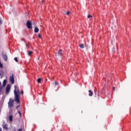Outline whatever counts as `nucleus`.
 Returning a JSON list of instances; mask_svg holds the SVG:
<instances>
[{
  "label": "nucleus",
  "mask_w": 131,
  "mask_h": 131,
  "mask_svg": "<svg viewBox=\"0 0 131 131\" xmlns=\"http://www.w3.org/2000/svg\"><path fill=\"white\" fill-rule=\"evenodd\" d=\"M38 83H40L41 82V78H38L37 80Z\"/></svg>",
  "instance_id": "nucleus-15"
},
{
  "label": "nucleus",
  "mask_w": 131,
  "mask_h": 131,
  "mask_svg": "<svg viewBox=\"0 0 131 131\" xmlns=\"http://www.w3.org/2000/svg\"><path fill=\"white\" fill-rule=\"evenodd\" d=\"M3 128H5V129H8V124H5L3 125Z\"/></svg>",
  "instance_id": "nucleus-12"
},
{
  "label": "nucleus",
  "mask_w": 131,
  "mask_h": 131,
  "mask_svg": "<svg viewBox=\"0 0 131 131\" xmlns=\"http://www.w3.org/2000/svg\"><path fill=\"white\" fill-rule=\"evenodd\" d=\"M2 56L4 61H6V62H7V61H8V55H7V53L3 51L2 53Z\"/></svg>",
  "instance_id": "nucleus-4"
},
{
  "label": "nucleus",
  "mask_w": 131,
  "mask_h": 131,
  "mask_svg": "<svg viewBox=\"0 0 131 131\" xmlns=\"http://www.w3.org/2000/svg\"><path fill=\"white\" fill-rule=\"evenodd\" d=\"M33 54V52L32 51H28V54L29 56H31Z\"/></svg>",
  "instance_id": "nucleus-13"
},
{
  "label": "nucleus",
  "mask_w": 131,
  "mask_h": 131,
  "mask_svg": "<svg viewBox=\"0 0 131 131\" xmlns=\"http://www.w3.org/2000/svg\"><path fill=\"white\" fill-rule=\"evenodd\" d=\"M19 108V105L16 106V108L18 109Z\"/></svg>",
  "instance_id": "nucleus-26"
},
{
  "label": "nucleus",
  "mask_w": 131,
  "mask_h": 131,
  "mask_svg": "<svg viewBox=\"0 0 131 131\" xmlns=\"http://www.w3.org/2000/svg\"><path fill=\"white\" fill-rule=\"evenodd\" d=\"M18 113L20 117L22 116V114L21 113V112L18 111Z\"/></svg>",
  "instance_id": "nucleus-18"
},
{
  "label": "nucleus",
  "mask_w": 131,
  "mask_h": 131,
  "mask_svg": "<svg viewBox=\"0 0 131 131\" xmlns=\"http://www.w3.org/2000/svg\"><path fill=\"white\" fill-rule=\"evenodd\" d=\"M70 14V11H68L66 13V15H69Z\"/></svg>",
  "instance_id": "nucleus-24"
},
{
  "label": "nucleus",
  "mask_w": 131,
  "mask_h": 131,
  "mask_svg": "<svg viewBox=\"0 0 131 131\" xmlns=\"http://www.w3.org/2000/svg\"><path fill=\"white\" fill-rule=\"evenodd\" d=\"M113 91H115V87L113 88Z\"/></svg>",
  "instance_id": "nucleus-25"
},
{
  "label": "nucleus",
  "mask_w": 131,
  "mask_h": 131,
  "mask_svg": "<svg viewBox=\"0 0 131 131\" xmlns=\"http://www.w3.org/2000/svg\"><path fill=\"white\" fill-rule=\"evenodd\" d=\"M9 114H10V115H12V114H13V110L11 109L9 111Z\"/></svg>",
  "instance_id": "nucleus-16"
},
{
  "label": "nucleus",
  "mask_w": 131,
  "mask_h": 131,
  "mask_svg": "<svg viewBox=\"0 0 131 131\" xmlns=\"http://www.w3.org/2000/svg\"><path fill=\"white\" fill-rule=\"evenodd\" d=\"M6 84H7V79H5L3 81V86H6Z\"/></svg>",
  "instance_id": "nucleus-11"
},
{
  "label": "nucleus",
  "mask_w": 131,
  "mask_h": 131,
  "mask_svg": "<svg viewBox=\"0 0 131 131\" xmlns=\"http://www.w3.org/2000/svg\"><path fill=\"white\" fill-rule=\"evenodd\" d=\"M9 80L12 84L15 83V79L14 78V74H12L11 76L10 77Z\"/></svg>",
  "instance_id": "nucleus-6"
},
{
  "label": "nucleus",
  "mask_w": 131,
  "mask_h": 131,
  "mask_svg": "<svg viewBox=\"0 0 131 131\" xmlns=\"http://www.w3.org/2000/svg\"><path fill=\"white\" fill-rule=\"evenodd\" d=\"M14 60H15V61L18 62V58L15 57Z\"/></svg>",
  "instance_id": "nucleus-21"
},
{
  "label": "nucleus",
  "mask_w": 131,
  "mask_h": 131,
  "mask_svg": "<svg viewBox=\"0 0 131 131\" xmlns=\"http://www.w3.org/2000/svg\"><path fill=\"white\" fill-rule=\"evenodd\" d=\"M39 31V29H38V28L36 27L34 29V33H37V32H38Z\"/></svg>",
  "instance_id": "nucleus-9"
},
{
  "label": "nucleus",
  "mask_w": 131,
  "mask_h": 131,
  "mask_svg": "<svg viewBox=\"0 0 131 131\" xmlns=\"http://www.w3.org/2000/svg\"><path fill=\"white\" fill-rule=\"evenodd\" d=\"M54 84L55 85H59V83L57 81H55L54 82Z\"/></svg>",
  "instance_id": "nucleus-17"
},
{
  "label": "nucleus",
  "mask_w": 131,
  "mask_h": 131,
  "mask_svg": "<svg viewBox=\"0 0 131 131\" xmlns=\"http://www.w3.org/2000/svg\"><path fill=\"white\" fill-rule=\"evenodd\" d=\"M1 84H2V83L0 82V86H1Z\"/></svg>",
  "instance_id": "nucleus-27"
},
{
  "label": "nucleus",
  "mask_w": 131,
  "mask_h": 131,
  "mask_svg": "<svg viewBox=\"0 0 131 131\" xmlns=\"http://www.w3.org/2000/svg\"><path fill=\"white\" fill-rule=\"evenodd\" d=\"M15 90H14V101L17 104H20V99H21V96L20 95V91L18 86H14Z\"/></svg>",
  "instance_id": "nucleus-1"
},
{
  "label": "nucleus",
  "mask_w": 131,
  "mask_h": 131,
  "mask_svg": "<svg viewBox=\"0 0 131 131\" xmlns=\"http://www.w3.org/2000/svg\"><path fill=\"white\" fill-rule=\"evenodd\" d=\"M27 27H28V28L29 29H32V23H31V21L28 20L27 22Z\"/></svg>",
  "instance_id": "nucleus-5"
},
{
  "label": "nucleus",
  "mask_w": 131,
  "mask_h": 131,
  "mask_svg": "<svg viewBox=\"0 0 131 131\" xmlns=\"http://www.w3.org/2000/svg\"><path fill=\"white\" fill-rule=\"evenodd\" d=\"M11 90V86L10 85V84H8L6 86V94H9V93H10V91Z\"/></svg>",
  "instance_id": "nucleus-7"
},
{
  "label": "nucleus",
  "mask_w": 131,
  "mask_h": 131,
  "mask_svg": "<svg viewBox=\"0 0 131 131\" xmlns=\"http://www.w3.org/2000/svg\"><path fill=\"white\" fill-rule=\"evenodd\" d=\"M13 107H14V100L10 98L8 102V107L11 109Z\"/></svg>",
  "instance_id": "nucleus-3"
},
{
  "label": "nucleus",
  "mask_w": 131,
  "mask_h": 131,
  "mask_svg": "<svg viewBox=\"0 0 131 131\" xmlns=\"http://www.w3.org/2000/svg\"><path fill=\"white\" fill-rule=\"evenodd\" d=\"M89 93H90L89 94V97H92V96H93V91L91 90H89Z\"/></svg>",
  "instance_id": "nucleus-10"
},
{
  "label": "nucleus",
  "mask_w": 131,
  "mask_h": 131,
  "mask_svg": "<svg viewBox=\"0 0 131 131\" xmlns=\"http://www.w3.org/2000/svg\"><path fill=\"white\" fill-rule=\"evenodd\" d=\"M3 63H2V62H1L0 61V68H3Z\"/></svg>",
  "instance_id": "nucleus-19"
},
{
  "label": "nucleus",
  "mask_w": 131,
  "mask_h": 131,
  "mask_svg": "<svg viewBox=\"0 0 131 131\" xmlns=\"http://www.w3.org/2000/svg\"><path fill=\"white\" fill-rule=\"evenodd\" d=\"M9 121L10 122H12L13 121V115H11L9 116Z\"/></svg>",
  "instance_id": "nucleus-8"
},
{
  "label": "nucleus",
  "mask_w": 131,
  "mask_h": 131,
  "mask_svg": "<svg viewBox=\"0 0 131 131\" xmlns=\"http://www.w3.org/2000/svg\"><path fill=\"white\" fill-rule=\"evenodd\" d=\"M21 95H24V91H21L20 92Z\"/></svg>",
  "instance_id": "nucleus-23"
},
{
  "label": "nucleus",
  "mask_w": 131,
  "mask_h": 131,
  "mask_svg": "<svg viewBox=\"0 0 131 131\" xmlns=\"http://www.w3.org/2000/svg\"><path fill=\"white\" fill-rule=\"evenodd\" d=\"M92 17H93V16H92V15H89L88 16V18L89 19H90V18H92Z\"/></svg>",
  "instance_id": "nucleus-20"
},
{
  "label": "nucleus",
  "mask_w": 131,
  "mask_h": 131,
  "mask_svg": "<svg viewBox=\"0 0 131 131\" xmlns=\"http://www.w3.org/2000/svg\"><path fill=\"white\" fill-rule=\"evenodd\" d=\"M62 55H63V51L62 50L60 49L57 53L55 54V56L56 58H57V60H60L61 58H62Z\"/></svg>",
  "instance_id": "nucleus-2"
},
{
  "label": "nucleus",
  "mask_w": 131,
  "mask_h": 131,
  "mask_svg": "<svg viewBox=\"0 0 131 131\" xmlns=\"http://www.w3.org/2000/svg\"><path fill=\"white\" fill-rule=\"evenodd\" d=\"M0 131H2V128H0Z\"/></svg>",
  "instance_id": "nucleus-28"
},
{
  "label": "nucleus",
  "mask_w": 131,
  "mask_h": 131,
  "mask_svg": "<svg viewBox=\"0 0 131 131\" xmlns=\"http://www.w3.org/2000/svg\"><path fill=\"white\" fill-rule=\"evenodd\" d=\"M38 38H41V35H40V34H38Z\"/></svg>",
  "instance_id": "nucleus-22"
},
{
  "label": "nucleus",
  "mask_w": 131,
  "mask_h": 131,
  "mask_svg": "<svg viewBox=\"0 0 131 131\" xmlns=\"http://www.w3.org/2000/svg\"><path fill=\"white\" fill-rule=\"evenodd\" d=\"M2 91V88L1 89V90H0V92Z\"/></svg>",
  "instance_id": "nucleus-29"
},
{
  "label": "nucleus",
  "mask_w": 131,
  "mask_h": 131,
  "mask_svg": "<svg viewBox=\"0 0 131 131\" xmlns=\"http://www.w3.org/2000/svg\"><path fill=\"white\" fill-rule=\"evenodd\" d=\"M84 44H80V45H79V47H80V48H81V49H83L84 48Z\"/></svg>",
  "instance_id": "nucleus-14"
}]
</instances>
